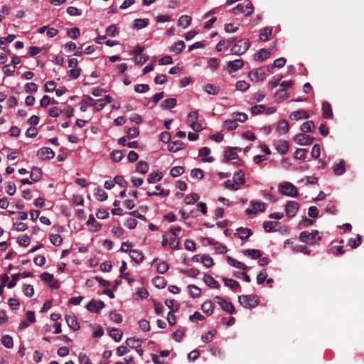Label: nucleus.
<instances>
[{"label": "nucleus", "instance_id": "obj_1", "mask_svg": "<svg viewBox=\"0 0 364 364\" xmlns=\"http://www.w3.org/2000/svg\"><path fill=\"white\" fill-rule=\"evenodd\" d=\"M319 232L316 230H311V231H302L299 235V240L301 242L307 243L309 245H314L316 240L320 241L321 237L318 235Z\"/></svg>", "mask_w": 364, "mask_h": 364}, {"label": "nucleus", "instance_id": "obj_2", "mask_svg": "<svg viewBox=\"0 0 364 364\" xmlns=\"http://www.w3.org/2000/svg\"><path fill=\"white\" fill-rule=\"evenodd\" d=\"M278 191L284 196L289 197H297L299 192L296 187L290 182H282L278 186Z\"/></svg>", "mask_w": 364, "mask_h": 364}, {"label": "nucleus", "instance_id": "obj_3", "mask_svg": "<svg viewBox=\"0 0 364 364\" xmlns=\"http://www.w3.org/2000/svg\"><path fill=\"white\" fill-rule=\"evenodd\" d=\"M238 299L240 304L245 308H254L259 304L257 296L253 294L242 295L239 296Z\"/></svg>", "mask_w": 364, "mask_h": 364}, {"label": "nucleus", "instance_id": "obj_4", "mask_svg": "<svg viewBox=\"0 0 364 364\" xmlns=\"http://www.w3.org/2000/svg\"><path fill=\"white\" fill-rule=\"evenodd\" d=\"M250 47V43L247 40H240L237 41L231 48L233 54L241 55L244 54Z\"/></svg>", "mask_w": 364, "mask_h": 364}, {"label": "nucleus", "instance_id": "obj_5", "mask_svg": "<svg viewBox=\"0 0 364 364\" xmlns=\"http://www.w3.org/2000/svg\"><path fill=\"white\" fill-rule=\"evenodd\" d=\"M199 115L197 112H191L187 117V123L196 132L203 129L202 124L198 122Z\"/></svg>", "mask_w": 364, "mask_h": 364}, {"label": "nucleus", "instance_id": "obj_6", "mask_svg": "<svg viewBox=\"0 0 364 364\" xmlns=\"http://www.w3.org/2000/svg\"><path fill=\"white\" fill-rule=\"evenodd\" d=\"M214 301L221 307L223 311L228 312L230 314H234L235 313L233 304L231 302H228L221 296H215Z\"/></svg>", "mask_w": 364, "mask_h": 364}, {"label": "nucleus", "instance_id": "obj_7", "mask_svg": "<svg viewBox=\"0 0 364 364\" xmlns=\"http://www.w3.org/2000/svg\"><path fill=\"white\" fill-rule=\"evenodd\" d=\"M232 11L235 14L242 13L246 16H248L253 12V6L250 2L246 4H239L232 9Z\"/></svg>", "mask_w": 364, "mask_h": 364}, {"label": "nucleus", "instance_id": "obj_8", "mask_svg": "<svg viewBox=\"0 0 364 364\" xmlns=\"http://www.w3.org/2000/svg\"><path fill=\"white\" fill-rule=\"evenodd\" d=\"M251 208L246 209L245 213L248 215H255L257 212H264L265 210L264 203L259 201H251Z\"/></svg>", "mask_w": 364, "mask_h": 364}, {"label": "nucleus", "instance_id": "obj_9", "mask_svg": "<svg viewBox=\"0 0 364 364\" xmlns=\"http://www.w3.org/2000/svg\"><path fill=\"white\" fill-rule=\"evenodd\" d=\"M299 208V204L296 201H289L285 205V212L288 217H294Z\"/></svg>", "mask_w": 364, "mask_h": 364}, {"label": "nucleus", "instance_id": "obj_10", "mask_svg": "<svg viewBox=\"0 0 364 364\" xmlns=\"http://www.w3.org/2000/svg\"><path fill=\"white\" fill-rule=\"evenodd\" d=\"M37 156L41 160H49L53 159L55 152L49 147H43L38 151Z\"/></svg>", "mask_w": 364, "mask_h": 364}, {"label": "nucleus", "instance_id": "obj_11", "mask_svg": "<svg viewBox=\"0 0 364 364\" xmlns=\"http://www.w3.org/2000/svg\"><path fill=\"white\" fill-rule=\"evenodd\" d=\"M105 307V303L102 301H96L92 299L86 306L87 309L92 313H99Z\"/></svg>", "mask_w": 364, "mask_h": 364}, {"label": "nucleus", "instance_id": "obj_12", "mask_svg": "<svg viewBox=\"0 0 364 364\" xmlns=\"http://www.w3.org/2000/svg\"><path fill=\"white\" fill-rule=\"evenodd\" d=\"M313 140V137L304 134H298L294 137L295 142L300 146H308L312 143Z\"/></svg>", "mask_w": 364, "mask_h": 364}, {"label": "nucleus", "instance_id": "obj_13", "mask_svg": "<svg viewBox=\"0 0 364 364\" xmlns=\"http://www.w3.org/2000/svg\"><path fill=\"white\" fill-rule=\"evenodd\" d=\"M244 66V61L242 59H236L227 63V68L229 73L236 72Z\"/></svg>", "mask_w": 364, "mask_h": 364}, {"label": "nucleus", "instance_id": "obj_14", "mask_svg": "<svg viewBox=\"0 0 364 364\" xmlns=\"http://www.w3.org/2000/svg\"><path fill=\"white\" fill-rule=\"evenodd\" d=\"M252 234L253 232L250 229L240 227L236 230L235 236L242 240H247Z\"/></svg>", "mask_w": 364, "mask_h": 364}, {"label": "nucleus", "instance_id": "obj_15", "mask_svg": "<svg viewBox=\"0 0 364 364\" xmlns=\"http://www.w3.org/2000/svg\"><path fill=\"white\" fill-rule=\"evenodd\" d=\"M274 146L276 150L282 155L286 154L289 149V143L286 140H278L275 141Z\"/></svg>", "mask_w": 364, "mask_h": 364}, {"label": "nucleus", "instance_id": "obj_16", "mask_svg": "<svg viewBox=\"0 0 364 364\" xmlns=\"http://www.w3.org/2000/svg\"><path fill=\"white\" fill-rule=\"evenodd\" d=\"M309 117L308 112L304 109H300L296 111L292 112L289 114V119L294 121H298L303 119H307Z\"/></svg>", "mask_w": 364, "mask_h": 364}, {"label": "nucleus", "instance_id": "obj_17", "mask_svg": "<svg viewBox=\"0 0 364 364\" xmlns=\"http://www.w3.org/2000/svg\"><path fill=\"white\" fill-rule=\"evenodd\" d=\"M40 277L43 282H48L51 287L55 289H58L59 287L58 282L55 280L52 274L43 272Z\"/></svg>", "mask_w": 364, "mask_h": 364}, {"label": "nucleus", "instance_id": "obj_18", "mask_svg": "<svg viewBox=\"0 0 364 364\" xmlns=\"http://www.w3.org/2000/svg\"><path fill=\"white\" fill-rule=\"evenodd\" d=\"M289 129V123L287 120L282 119L278 122L276 127V131L279 135H284L287 134Z\"/></svg>", "mask_w": 364, "mask_h": 364}, {"label": "nucleus", "instance_id": "obj_19", "mask_svg": "<svg viewBox=\"0 0 364 364\" xmlns=\"http://www.w3.org/2000/svg\"><path fill=\"white\" fill-rule=\"evenodd\" d=\"M65 321L68 326L73 329V331H77L80 329V326L77 320V318L73 315H67L65 317Z\"/></svg>", "mask_w": 364, "mask_h": 364}, {"label": "nucleus", "instance_id": "obj_20", "mask_svg": "<svg viewBox=\"0 0 364 364\" xmlns=\"http://www.w3.org/2000/svg\"><path fill=\"white\" fill-rule=\"evenodd\" d=\"M156 263V271L159 274H165L169 269V265L166 262L161 261L158 262V259L155 258L153 260L152 264Z\"/></svg>", "mask_w": 364, "mask_h": 364}, {"label": "nucleus", "instance_id": "obj_21", "mask_svg": "<svg viewBox=\"0 0 364 364\" xmlns=\"http://www.w3.org/2000/svg\"><path fill=\"white\" fill-rule=\"evenodd\" d=\"M264 73L261 69L251 70L248 75L249 77L254 81H260L264 79Z\"/></svg>", "mask_w": 364, "mask_h": 364}, {"label": "nucleus", "instance_id": "obj_22", "mask_svg": "<svg viewBox=\"0 0 364 364\" xmlns=\"http://www.w3.org/2000/svg\"><path fill=\"white\" fill-rule=\"evenodd\" d=\"M227 260L230 265H231L235 268L240 269L242 270L248 269V267L247 265H245L244 263H242L240 261H237V259L231 257L230 256L227 257Z\"/></svg>", "mask_w": 364, "mask_h": 364}, {"label": "nucleus", "instance_id": "obj_23", "mask_svg": "<svg viewBox=\"0 0 364 364\" xmlns=\"http://www.w3.org/2000/svg\"><path fill=\"white\" fill-rule=\"evenodd\" d=\"M204 91L208 95H216L220 92V87L214 84L208 83L203 86Z\"/></svg>", "mask_w": 364, "mask_h": 364}, {"label": "nucleus", "instance_id": "obj_24", "mask_svg": "<svg viewBox=\"0 0 364 364\" xmlns=\"http://www.w3.org/2000/svg\"><path fill=\"white\" fill-rule=\"evenodd\" d=\"M210 153V149L208 147H202L198 152L200 156L203 157L202 161L203 162H213L214 161V158L213 156H209L208 158H205Z\"/></svg>", "mask_w": 364, "mask_h": 364}, {"label": "nucleus", "instance_id": "obj_25", "mask_svg": "<svg viewBox=\"0 0 364 364\" xmlns=\"http://www.w3.org/2000/svg\"><path fill=\"white\" fill-rule=\"evenodd\" d=\"M130 257L132 259L136 264H140L144 259L143 253L136 250H130Z\"/></svg>", "mask_w": 364, "mask_h": 364}, {"label": "nucleus", "instance_id": "obj_26", "mask_svg": "<svg viewBox=\"0 0 364 364\" xmlns=\"http://www.w3.org/2000/svg\"><path fill=\"white\" fill-rule=\"evenodd\" d=\"M163 178L162 172L159 171L151 172L147 178V181L149 183H156L160 181Z\"/></svg>", "mask_w": 364, "mask_h": 364}, {"label": "nucleus", "instance_id": "obj_27", "mask_svg": "<svg viewBox=\"0 0 364 364\" xmlns=\"http://www.w3.org/2000/svg\"><path fill=\"white\" fill-rule=\"evenodd\" d=\"M279 223L274 221H266L262 224L264 230L267 232H274L277 230Z\"/></svg>", "mask_w": 364, "mask_h": 364}, {"label": "nucleus", "instance_id": "obj_28", "mask_svg": "<svg viewBox=\"0 0 364 364\" xmlns=\"http://www.w3.org/2000/svg\"><path fill=\"white\" fill-rule=\"evenodd\" d=\"M204 282L211 288H219L220 284L212 276L205 274L203 277Z\"/></svg>", "mask_w": 364, "mask_h": 364}, {"label": "nucleus", "instance_id": "obj_29", "mask_svg": "<svg viewBox=\"0 0 364 364\" xmlns=\"http://www.w3.org/2000/svg\"><path fill=\"white\" fill-rule=\"evenodd\" d=\"M152 283L158 289H164L167 284L165 278L161 276H156L153 278Z\"/></svg>", "mask_w": 364, "mask_h": 364}, {"label": "nucleus", "instance_id": "obj_30", "mask_svg": "<svg viewBox=\"0 0 364 364\" xmlns=\"http://www.w3.org/2000/svg\"><path fill=\"white\" fill-rule=\"evenodd\" d=\"M183 143L180 140L172 141L168 146V150L171 152H176L179 150L183 149Z\"/></svg>", "mask_w": 364, "mask_h": 364}, {"label": "nucleus", "instance_id": "obj_31", "mask_svg": "<svg viewBox=\"0 0 364 364\" xmlns=\"http://www.w3.org/2000/svg\"><path fill=\"white\" fill-rule=\"evenodd\" d=\"M94 196L99 201H105L107 199V193L101 188H97L94 191Z\"/></svg>", "mask_w": 364, "mask_h": 364}, {"label": "nucleus", "instance_id": "obj_32", "mask_svg": "<svg viewBox=\"0 0 364 364\" xmlns=\"http://www.w3.org/2000/svg\"><path fill=\"white\" fill-rule=\"evenodd\" d=\"M270 50L269 49L262 48L255 55V59L257 60H264L268 58L270 55Z\"/></svg>", "mask_w": 364, "mask_h": 364}, {"label": "nucleus", "instance_id": "obj_33", "mask_svg": "<svg viewBox=\"0 0 364 364\" xmlns=\"http://www.w3.org/2000/svg\"><path fill=\"white\" fill-rule=\"evenodd\" d=\"M191 21L192 18L190 16L183 15L178 21V26L183 27V28H186L190 26Z\"/></svg>", "mask_w": 364, "mask_h": 364}, {"label": "nucleus", "instance_id": "obj_34", "mask_svg": "<svg viewBox=\"0 0 364 364\" xmlns=\"http://www.w3.org/2000/svg\"><path fill=\"white\" fill-rule=\"evenodd\" d=\"M346 171L345 161L341 160L338 164L333 166V172L336 175H343Z\"/></svg>", "mask_w": 364, "mask_h": 364}, {"label": "nucleus", "instance_id": "obj_35", "mask_svg": "<svg viewBox=\"0 0 364 364\" xmlns=\"http://www.w3.org/2000/svg\"><path fill=\"white\" fill-rule=\"evenodd\" d=\"M322 111H323V117L325 119H330L332 117L333 112H332L331 105L328 102H324L323 103Z\"/></svg>", "mask_w": 364, "mask_h": 364}, {"label": "nucleus", "instance_id": "obj_36", "mask_svg": "<svg viewBox=\"0 0 364 364\" xmlns=\"http://www.w3.org/2000/svg\"><path fill=\"white\" fill-rule=\"evenodd\" d=\"M155 189V191L153 192L147 191L146 194L149 196H160L161 197L168 196L169 195V191H164L161 188L160 186H156Z\"/></svg>", "mask_w": 364, "mask_h": 364}, {"label": "nucleus", "instance_id": "obj_37", "mask_svg": "<svg viewBox=\"0 0 364 364\" xmlns=\"http://www.w3.org/2000/svg\"><path fill=\"white\" fill-rule=\"evenodd\" d=\"M149 24L148 18H137L134 21V28L136 29H141L146 27Z\"/></svg>", "mask_w": 364, "mask_h": 364}, {"label": "nucleus", "instance_id": "obj_38", "mask_svg": "<svg viewBox=\"0 0 364 364\" xmlns=\"http://www.w3.org/2000/svg\"><path fill=\"white\" fill-rule=\"evenodd\" d=\"M126 344L130 348H138L141 346V340L135 338H129L126 340Z\"/></svg>", "mask_w": 364, "mask_h": 364}, {"label": "nucleus", "instance_id": "obj_39", "mask_svg": "<svg viewBox=\"0 0 364 364\" xmlns=\"http://www.w3.org/2000/svg\"><path fill=\"white\" fill-rule=\"evenodd\" d=\"M244 255L251 257L252 259H259L261 257L262 253L259 250L250 249V250H245Z\"/></svg>", "mask_w": 364, "mask_h": 364}, {"label": "nucleus", "instance_id": "obj_40", "mask_svg": "<svg viewBox=\"0 0 364 364\" xmlns=\"http://www.w3.org/2000/svg\"><path fill=\"white\" fill-rule=\"evenodd\" d=\"M176 98H168L164 100L161 105V107L164 109H168L174 107L176 105Z\"/></svg>", "mask_w": 364, "mask_h": 364}, {"label": "nucleus", "instance_id": "obj_41", "mask_svg": "<svg viewBox=\"0 0 364 364\" xmlns=\"http://www.w3.org/2000/svg\"><path fill=\"white\" fill-rule=\"evenodd\" d=\"M216 332L217 331L215 329H212L208 331L205 334H203L201 336V341L205 343H210L216 334Z\"/></svg>", "mask_w": 364, "mask_h": 364}, {"label": "nucleus", "instance_id": "obj_42", "mask_svg": "<svg viewBox=\"0 0 364 364\" xmlns=\"http://www.w3.org/2000/svg\"><path fill=\"white\" fill-rule=\"evenodd\" d=\"M224 127L228 131L235 130L238 127V124L236 120L234 118H231L230 119H226L224 122Z\"/></svg>", "mask_w": 364, "mask_h": 364}, {"label": "nucleus", "instance_id": "obj_43", "mask_svg": "<svg viewBox=\"0 0 364 364\" xmlns=\"http://www.w3.org/2000/svg\"><path fill=\"white\" fill-rule=\"evenodd\" d=\"M232 179L235 181L240 186L245 183L244 173L242 171H239L235 173Z\"/></svg>", "mask_w": 364, "mask_h": 364}, {"label": "nucleus", "instance_id": "obj_44", "mask_svg": "<svg viewBox=\"0 0 364 364\" xmlns=\"http://www.w3.org/2000/svg\"><path fill=\"white\" fill-rule=\"evenodd\" d=\"M231 117L234 118L236 122L243 123L248 119L247 114L245 112H233L231 114Z\"/></svg>", "mask_w": 364, "mask_h": 364}, {"label": "nucleus", "instance_id": "obj_45", "mask_svg": "<svg viewBox=\"0 0 364 364\" xmlns=\"http://www.w3.org/2000/svg\"><path fill=\"white\" fill-rule=\"evenodd\" d=\"M223 282L225 286L229 287L232 290H237V289H240V284L236 280H234L232 279H228V278H223Z\"/></svg>", "mask_w": 364, "mask_h": 364}, {"label": "nucleus", "instance_id": "obj_46", "mask_svg": "<svg viewBox=\"0 0 364 364\" xmlns=\"http://www.w3.org/2000/svg\"><path fill=\"white\" fill-rule=\"evenodd\" d=\"M289 93L285 89H281L279 91H277L275 94L276 100L278 102H281L287 98H289Z\"/></svg>", "mask_w": 364, "mask_h": 364}, {"label": "nucleus", "instance_id": "obj_47", "mask_svg": "<svg viewBox=\"0 0 364 364\" xmlns=\"http://www.w3.org/2000/svg\"><path fill=\"white\" fill-rule=\"evenodd\" d=\"M202 310L208 316H210L213 312V304L210 301H206L202 304Z\"/></svg>", "mask_w": 364, "mask_h": 364}, {"label": "nucleus", "instance_id": "obj_48", "mask_svg": "<svg viewBox=\"0 0 364 364\" xmlns=\"http://www.w3.org/2000/svg\"><path fill=\"white\" fill-rule=\"evenodd\" d=\"M1 344L6 348H11L14 346L13 338L9 335H4L1 339Z\"/></svg>", "mask_w": 364, "mask_h": 364}, {"label": "nucleus", "instance_id": "obj_49", "mask_svg": "<svg viewBox=\"0 0 364 364\" xmlns=\"http://www.w3.org/2000/svg\"><path fill=\"white\" fill-rule=\"evenodd\" d=\"M185 47V43L183 41H178L171 46V50L175 53H179L183 50Z\"/></svg>", "mask_w": 364, "mask_h": 364}, {"label": "nucleus", "instance_id": "obj_50", "mask_svg": "<svg viewBox=\"0 0 364 364\" xmlns=\"http://www.w3.org/2000/svg\"><path fill=\"white\" fill-rule=\"evenodd\" d=\"M272 28L266 27L263 28L259 34V38L262 41H267L272 35Z\"/></svg>", "mask_w": 364, "mask_h": 364}, {"label": "nucleus", "instance_id": "obj_51", "mask_svg": "<svg viewBox=\"0 0 364 364\" xmlns=\"http://www.w3.org/2000/svg\"><path fill=\"white\" fill-rule=\"evenodd\" d=\"M314 129L315 125L312 121L305 122L301 126V130L304 132H311Z\"/></svg>", "mask_w": 364, "mask_h": 364}, {"label": "nucleus", "instance_id": "obj_52", "mask_svg": "<svg viewBox=\"0 0 364 364\" xmlns=\"http://www.w3.org/2000/svg\"><path fill=\"white\" fill-rule=\"evenodd\" d=\"M109 336L114 340V341L119 342L122 339V333L120 330L114 328L109 331Z\"/></svg>", "mask_w": 364, "mask_h": 364}, {"label": "nucleus", "instance_id": "obj_53", "mask_svg": "<svg viewBox=\"0 0 364 364\" xmlns=\"http://www.w3.org/2000/svg\"><path fill=\"white\" fill-rule=\"evenodd\" d=\"M149 168V167L146 162L143 161H139L137 163L136 169L139 173H141L142 174H146L148 172Z\"/></svg>", "mask_w": 364, "mask_h": 364}, {"label": "nucleus", "instance_id": "obj_54", "mask_svg": "<svg viewBox=\"0 0 364 364\" xmlns=\"http://www.w3.org/2000/svg\"><path fill=\"white\" fill-rule=\"evenodd\" d=\"M188 288L189 290V294L192 297L196 298L200 295L201 290L199 287L193 284H190L188 285Z\"/></svg>", "mask_w": 364, "mask_h": 364}, {"label": "nucleus", "instance_id": "obj_55", "mask_svg": "<svg viewBox=\"0 0 364 364\" xmlns=\"http://www.w3.org/2000/svg\"><path fill=\"white\" fill-rule=\"evenodd\" d=\"M124 156V153L121 150H114L111 153V158L115 162L120 161Z\"/></svg>", "mask_w": 364, "mask_h": 364}, {"label": "nucleus", "instance_id": "obj_56", "mask_svg": "<svg viewBox=\"0 0 364 364\" xmlns=\"http://www.w3.org/2000/svg\"><path fill=\"white\" fill-rule=\"evenodd\" d=\"M184 172V168L183 166H174L170 171V174L172 177L176 178L182 175Z\"/></svg>", "mask_w": 364, "mask_h": 364}, {"label": "nucleus", "instance_id": "obj_57", "mask_svg": "<svg viewBox=\"0 0 364 364\" xmlns=\"http://www.w3.org/2000/svg\"><path fill=\"white\" fill-rule=\"evenodd\" d=\"M219 66L218 60L215 58H210L207 62V67L212 72H215Z\"/></svg>", "mask_w": 364, "mask_h": 364}, {"label": "nucleus", "instance_id": "obj_58", "mask_svg": "<svg viewBox=\"0 0 364 364\" xmlns=\"http://www.w3.org/2000/svg\"><path fill=\"white\" fill-rule=\"evenodd\" d=\"M165 304L166 305L167 307H168L171 310V312L172 311L175 312L178 310L179 305L173 299H166L165 301Z\"/></svg>", "mask_w": 364, "mask_h": 364}, {"label": "nucleus", "instance_id": "obj_59", "mask_svg": "<svg viewBox=\"0 0 364 364\" xmlns=\"http://www.w3.org/2000/svg\"><path fill=\"white\" fill-rule=\"evenodd\" d=\"M225 186L226 188H228L229 190H232V191H237L240 188V186L232 179L227 180L225 182Z\"/></svg>", "mask_w": 364, "mask_h": 364}, {"label": "nucleus", "instance_id": "obj_60", "mask_svg": "<svg viewBox=\"0 0 364 364\" xmlns=\"http://www.w3.org/2000/svg\"><path fill=\"white\" fill-rule=\"evenodd\" d=\"M50 241L55 246H60L62 244L63 238L60 235L54 234L50 235Z\"/></svg>", "mask_w": 364, "mask_h": 364}, {"label": "nucleus", "instance_id": "obj_61", "mask_svg": "<svg viewBox=\"0 0 364 364\" xmlns=\"http://www.w3.org/2000/svg\"><path fill=\"white\" fill-rule=\"evenodd\" d=\"M30 177L33 181L36 182V181H39L41 177V169L38 168L34 167L31 171Z\"/></svg>", "mask_w": 364, "mask_h": 364}, {"label": "nucleus", "instance_id": "obj_62", "mask_svg": "<svg viewBox=\"0 0 364 364\" xmlns=\"http://www.w3.org/2000/svg\"><path fill=\"white\" fill-rule=\"evenodd\" d=\"M306 149H297L294 153V158L299 160H305L306 158Z\"/></svg>", "mask_w": 364, "mask_h": 364}, {"label": "nucleus", "instance_id": "obj_63", "mask_svg": "<svg viewBox=\"0 0 364 364\" xmlns=\"http://www.w3.org/2000/svg\"><path fill=\"white\" fill-rule=\"evenodd\" d=\"M200 262H203L206 267H210L214 264L213 258L207 255L201 256Z\"/></svg>", "mask_w": 364, "mask_h": 364}, {"label": "nucleus", "instance_id": "obj_64", "mask_svg": "<svg viewBox=\"0 0 364 364\" xmlns=\"http://www.w3.org/2000/svg\"><path fill=\"white\" fill-rule=\"evenodd\" d=\"M348 243L350 247L357 248L361 244V236L358 235L355 238L349 239Z\"/></svg>", "mask_w": 364, "mask_h": 364}]
</instances>
